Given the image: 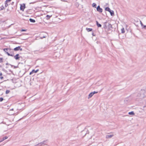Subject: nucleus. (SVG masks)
I'll list each match as a JSON object with an SVG mask.
<instances>
[{"instance_id": "nucleus-26", "label": "nucleus", "mask_w": 146, "mask_h": 146, "mask_svg": "<svg viewBox=\"0 0 146 146\" xmlns=\"http://www.w3.org/2000/svg\"><path fill=\"white\" fill-rule=\"evenodd\" d=\"M92 92V93L93 94V95H94L95 94L97 93H98V92L94 91V92Z\"/></svg>"}, {"instance_id": "nucleus-31", "label": "nucleus", "mask_w": 146, "mask_h": 146, "mask_svg": "<svg viewBox=\"0 0 146 146\" xmlns=\"http://www.w3.org/2000/svg\"><path fill=\"white\" fill-rule=\"evenodd\" d=\"M2 70H3V71L5 72H6L7 71L4 68H3L2 69Z\"/></svg>"}, {"instance_id": "nucleus-36", "label": "nucleus", "mask_w": 146, "mask_h": 146, "mask_svg": "<svg viewBox=\"0 0 146 146\" xmlns=\"http://www.w3.org/2000/svg\"><path fill=\"white\" fill-rule=\"evenodd\" d=\"M92 35L93 36H95V35H94V33H92Z\"/></svg>"}, {"instance_id": "nucleus-21", "label": "nucleus", "mask_w": 146, "mask_h": 146, "mask_svg": "<svg viewBox=\"0 0 146 146\" xmlns=\"http://www.w3.org/2000/svg\"><path fill=\"white\" fill-rule=\"evenodd\" d=\"M3 62V58H0V63H2Z\"/></svg>"}, {"instance_id": "nucleus-18", "label": "nucleus", "mask_w": 146, "mask_h": 146, "mask_svg": "<svg viewBox=\"0 0 146 146\" xmlns=\"http://www.w3.org/2000/svg\"><path fill=\"white\" fill-rule=\"evenodd\" d=\"M128 114L130 115H134L135 113L133 111H132L131 112H129L128 113Z\"/></svg>"}, {"instance_id": "nucleus-40", "label": "nucleus", "mask_w": 146, "mask_h": 146, "mask_svg": "<svg viewBox=\"0 0 146 146\" xmlns=\"http://www.w3.org/2000/svg\"><path fill=\"white\" fill-rule=\"evenodd\" d=\"M2 73L1 72L0 73V76H2Z\"/></svg>"}, {"instance_id": "nucleus-37", "label": "nucleus", "mask_w": 146, "mask_h": 146, "mask_svg": "<svg viewBox=\"0 0 146 146\" xmlns=\"http://www.w3.org/2000/svg\"><path fill=\"white\" fill-rule=\"evenodd\" d=\"M3 76H0V78L1 79H3Z\"/></svg>"}, {"instance_id": "nucleus-32", "label": "nucleus", "mask_w": 146, "mask_h": 146, "mask_svg": "<svg viewBox=\"0 0 146 146\" xmlns=\"http://www.w3.org/2000/svg\"><path fill=\"white\" fill-rule=\"evenodd\" d=\"M26 31V30L25 29H22L21 31Z\"/></svg>"}, {"instance_id": "nucleus-44", "label": "nucleus", "mask_w": 146, "mask_h": 146, "mask_svg": "<svg viewBox=\"0 0 146 146\" xmlns=\"http://www.w3.org/2000/svg\"><path fill=\"white\" fill-rule=\"evenodd\" d=\"M8 67H6V68H7Z\"/></svg>"}, {"instance_id": "nucleus-19", "label": "nucleus", "mask_w": 146, "mask_h": 146, "mask_svg": "<svg viewBox=\"0 0 146 146\" xmlns=\"http://www.w3.org/2000/svg\"><path fill=\"white\" fill-rule=\"evenodd\" d=\"M125 32L124 29L123 28L121 29V33H124Z\"/></svg>"}, {"instance_id": "nucleus-39", "label": "nucleus", "mask_w": 146, "mask_h": 146, "mask_svg": "<svg viewBox=\"0 0 146 146\" xmlns=\"http://www.w3.org/2000/svg\"><path fill=\"white\" fill-rule=\"evenodd\" d=\"M13 67H14V68H17L18 67L17 66H13Z\"/></svg>"}, {"instance_id": "nucleus-29", "label": "nucleus", "mask_w": 146, "mask_h": 146, "mask_svg": "<svg viewBox=\"0 0 146 146\" xmlns=\"http://www.w3.org/2000/svg\"><path fill=\"white\" fill-rule=\"evenodd\" d=\"M46 36H42V37L40 36V39H42L43 38H46Z\"/></svg>"}, {"instance_id": "nucleus-33", "label": "nucleus", "mask_w": 146, "mask_h": 146, "mask_svg": "<svg viewBox=\"0 0 146 146\" xmlns=\"http://www.w3.org/2000/svg\"><path fill=\"white\" fill-rule=\"evenodd\" d=\"M11 0H6V2H10L11 1Z\"/></svg>"}, {"instance_id": "nucleus-7", "label": "nucleus", "mask_w": 146, "mask_h": 146, "mask_svg": "<svg viewBox=\"0 0 146 146\" xmlns=\"http://www.w3.org/2000/svg\"><path fill=\"white\" fill-rule=\"evenodd\" d=\"M15 51H17L20 50L21 51L22 50V49L21 48V46H18L15 48L13 49Z\"/></svg>"}, {"instance_id": "nucleus-35", "label": "nucleus", "mask_w": 146, "mask_h": 146, "mask_svg": "<svg viewBox=\"0 0 146 146\" xmlns=\"http://www.w3.org/2000/svg\"><path fill=\"white\" fill-rule=\"evenodd\" d=\"M5 64L6 65H10V64L8 63V62H7Z\"/></svg>"}, {"instance_id": "nucleus-27", "label": "nucleus", "mask_w": 146, "mask_h": 146, "mask_svg": "<svg viewBox=\"0 0 146 146\" xmlns=\"http://www.w3.org/2000/svg\"><path fill=\"white\" fill-rule=\"evenodd\" d=\"M3 139L5 140L8 138V137L7 136H5V137H3Z\"/></svg>"}, {"instance_id": "nucleus-22", "label": "nucleus", "mask_w": 146, "mask_h": 146, "mask_svg": "<svg viewBox=\"0 0 146 146\" xmlns=\"http://www.w3.org/2000/svg\"><path fill=\"white\" fill-rule=\"evenodd\" d=\"M8 5V4L7 3V2L5 1V7H7Z\"/></svg>"}, {"instance_id": "nucleus-23", "label": "nucleus", "mask_w": 146, "mask_h": 146, "mask_svg": "<svg viewBox=\"0 0 146 146\" xmlns=\"http://www.w3.org/2000/svg\"><path fill=\"white\" fill-rule=\"evenodd\" d=\"M10 92V91L9 90H7L6 91V94H8Z\"/></svg>"}, {"instance_id": "nucleus-16", "label": "nucleus", "mask_w": 146, "mask_h": 146, "mask_svg": "<svg viewBox=\"0 0 146 146\" xmlns=\"http://www.w3.org/2000/svg\"><path fill=\"white\" fill-rule=\"evenodd\" d=\"M29 20L30 22L32 23H34L35 22V20L31 18H30L29 19Z\"/></svg>"}, {"instance_id": "nucleus-14", "label": "nucleus", "mask_w": 146, "mask_h": 146, "mask_svg": "<svg viewBox=\"0 0 146 146\" xmlns=\"http://www.w3.org/2000/svg\"><path fill=\"white\" fill-rule=\"evenodd\" d=\"M52 16V15H46V19L47 20H48Z\"/></svg>"}, {"instance_id": "nucleus-20", "label": "nucleus", "mask_w": 146, "mask_h": 146, "mask_svg": "<svg viewBox=\"0 0 146 146\" xmlns=\"http://www.w3.org/2000/svg\"><path fill=\"white\" fill-rule=\"evenodd\" d=\"M92 6L94 8L96 7V4L95 3H93L92 4Z\"/></svg>"}, {"instance_id": "nucleus-9", "label": "nucleus", "mask_w": 146, "mask_h": 146, "mask_svg": "<svg viewBox=\"0 0 146 146\" xmlns=\"http://www.w3.org/2000/svg\"><path fill=\"white\" fill-rule=\"evenodd\" d=\"M108 23L107 22H105L104 23V28L105 29H106L107 26H108Z\"/></svg>"}, {"instance_id": "nucleus-45", "label": "nucleus", "mask_w": 146, "mask_h": 146, "mask_svg": "<svg viewBox=\"0 0 146 146\" xmlns=\"http://www.w3.org/2000/svg\"><path fill=\"white\" fill-rule=\"evenodd\" d=\"M1 10V9H0V11Z\"/></svg>"}, {"instance_id": "nucleus-6", "label": "nucleus", "mask_w": 146, "mask_h": 146, "mask_svg": "<svg viewBox=\"0 0 146 146\" xmlns=\"http://www.w3.org/2000/svg\"><path fill=\"white\" fill-rule=\"evenodd\" d=\"M39 71L38 69H37L36 70H35L34 69H33L32 70V71L30 72L29 74L30 75H32L34 73H36Z\"/></svg>"}, {"instance_id": "nucleus-1", "label": "nucleus", "mask_w": 146, "mask_h": 146, "mask_svg": "<svg viewBox=\"0 0 146 146\" xmlns=\"http://www.w3.org/2000/svg\"><path fill=\"white\" fill-rule=\"evenodd\" d=\"M3 50L8 56L12 57L14 56V53L13 49L10 48H5L3 49Z\"/></svg>"}, {"instance_id": "nucleus-2", "label": "nucleus", "mask_w": 146, "mask_h": 146, "mask_svg": "<svg viewBox=\"0 0 146 146\" xmlns=\"http://www.w3.org/2000/svg\"><path fill=\"white\" fill-rule=\"evenodd\" d=\"M112 25L109 23H108V26H107L106 29H107L108 31H111L112 30Z\"/></svg>"}, {"instance_id": "nucleus-17", "label": "nucleus", "mask_w": 146, "mask_h": 146, "mask_svg": "<svg viewBox=\"0 0 146 146\" xmlns=\"http://www.w3.org/2000/svg\"><path fill=\"white\" fill-rule=\"evenodd\" d=\"M105 10L109 12L111 10L108 7H106L105 9Z\"/></svg>"}, {"instance_id": "nucleus-28", "label": "nucleus", "mask_w": 146, "mask_h": 146, "mask_svg": "<svg viewBox=\"0 0 146 146\" xmlns=\"http://www.w3.org/2000/svg\"><path fill=\"white\" fill-rule=\"evenodd\" d=\"M3 100V98H0V102H2Z\"/></svg>"}, {"instance_id": "nucleus-43", "label": "nucleus", "mask_w": 146, "mask_h": 146, "mask_svg": "<svg viewBox=\"0 0 146 146\" xmlns=\"http://www.w3.org/2000/svg\"><path fill=\"white\" fill-rule=\"evenodd\" d=\"M13 110V109H12L11 110Z\"/></svg>"}, {"instance_id": "nucleus-34", "label": "nucleus", "mask_w": 146, "mask_h": 146, "mask_svg": "<svg viewBox=\"0 0 146 146\" xmlns=\"http://www.w3.org/2000/svg\"><path fill=\"white\" fill-rule=\"evenodd\" d=\"M140 23H141V26H143V23H142V22L141 21H140Z\"/></svg>"}, {"instance_id": "nucleus-24", "label": "nucleus", "mask_w": 146, "mask_h": 146, "mask_svg": "<svg viewBox=\"0 0 146 146\" xmlns=\"http://www.w3.org/2000/svg\"><path fill=\"white\" fill-rule=\"evenodd\" d=\"M0 9L1 10H3V9H5V8L3 6H1V7L0 8Z\"/></svg>"}, {"instance_id": "nucleus-12", "label": "nucleus", "mask_w": 146, "mask_h": 146, "mask_svg": "<svg viewBox=\"0 0 146 146\" xmlns=\"http://www.w3.org/2000/svg\"><path fill=\"white\" fill-rule=\"evenodd\" d=\"M109 12L111 16H113L114 15V12L113 11L111 10Z\"/></svg>"}, {"instance_id": "nucleus-4", "label": "nucleus", "mask_w": 146, "mask_h": 146, "mask_svg": "<svg viewBox=\"0 0 146 146\" xmlns=\"http://www.w3.org/2000/svg\"><path fill=\"white\" fill-rule=\"evenodd\" d=\"M96 9L98 11L99 13H102V9L100 7L99 5L96 8Z\"/></svg>"}, {"instance_id": "nucleus-5", "label": "nucleus", "mask_w": 146, "mask_h": 146, "mask_svg": "<svg viewBox=\"0 0 146 146\" xmlns=\"http://www.w3.org/2000/svg\"><path fill=\"white\" fill-rule=\"evenodd\" d=\"M47 140H46L44 141H43L42 142H41L40 143V144L41 146H44L45 145H47Z\"/></svg>"}, {"instance_id": "nucleus-15", "label": "nucleus", "mask_w": 146, "mask_h": 146, "mask_svg": "<svg viewBox=\"0 0 146 146\" xmlns=\"http://www.w3.org/2000/svg\"><path fill=\"white\" fill-rule=\"evenodd\" d=\"M86 30L88 32H90L91 31H92L93 29H92L91 28H86Z\"/></svg>"}, {"instance_id": "nucleus-30", "label": "nucleus", "mask_w": 146, "mask_h": 146, "mask_svg": "<svg viewBox=\"0 0 146 146\" xmlns=\"http://www.w3.org/2000/svg\"><path fill=\"white\" fill-rule=\"evenodd\" d=\"M5 140V139H3V137L2 138V139H1V141H0V143L2 142L3 141H4Z\"/></svg>"}, {"instance_id": "nucleus-38", "label": "nucleus", "mask_w": 146, "mask_h": 146, "mask_svg": "<svg viewBox=\"0 0 146 146\" xmlns=\"http://www.w3.org/2000/svg\"><path fill=\"white\" fill-rule=\"evenodd\" d=\"M143 28L145 29H146V25H143Z\"/></svg>"}, {"instance_id": "nucleus-25", "label": "nucleus", "mask_w": 146, "mask_h": 146, "mask_svg": "<svg viewBox=\"0 0 146 146\" xmlns=\"http://www.w3.org/2000/svg\"><path fill=\"white\" fill-rule=\"evenodd\" d=\"M35 146H41V145L40 143H39L35 145Z\"/></svg>"}, {"instance_id": "nucleus-3", "label": "nucleus", "mask_w": 146, "mask_h": 146, "mask_svg": "<svg viewBox=\"0 0 146 146\" xmlns=\"http://www.w3.org/2000/svg\"><path fill=\"white\" fill-rule=\"evenodd\" d=\"M25 8V5L24 3L22 5H21L20 7V10L24 11V9Z\"/></svg>"}, {"instance_id": "nucleus-11", "label": "nucleus", "mask_w": 146, "mask_h": 146, "mask_svg": "<svg viewBox=\"0 0 146 146\" xmlns=\"http://www.w3.org/2000/svg\"><path fill=\"white\" fill-rule=\"evenodd\" d=\"M96 25L98 27H102L101 25L99 24L97 21H96Z\"/></svg>"}, {"instance_id": "nucleus-8", "label": "nucleus", "mask_w": 146, "mask_h": 146, "mask_svg": "<svg viewBox=\"0 0 146 146\" xmlns=\"http://www.w3.org/2000/svg\"><path fill=\"white\" fill-rule=\"evenodd\" d=\"M14 58L16 60L19 59V58H20L19 56V54H17L15 56H14Z\"/></svg>"}, {"instance_id": "nucleus-13", "label": "nucleus", "mask_w": 146, "mask_h": 146, "mask_svg": "<svg viewBox=\"0 0 146 146\" xmlns=\"http://www.w3.org/2000/svg\"><path fill=\"white\" fill-rule=\"evenodd\" d=\"M93 95H94L92 92L90 93L88 95V99H89L91 98Z\"/></svg>"}, {"instance_id": "nucleus-42", "label": "nucleus", "mask_w": 146, "mask_h": 146, "mask_svg": "<svg viewBox=\"0 0 146 146\" xmlns=\"http://www.w3.org/2000/svg\"><path fill=\"white\" fill-rule=\"evenodd\" d=\"M10 65L11 66V67H13V66H14L13 65L11 64H10Z\"/></svg>"}, {"instance_id": "nucleus-10", "label": "nucleus", "mask_w": 146, "mask_h": 146, "mask_svg": "<svg viewBox=\"0 0 146 146\" xmlns=\"http://www.w3.org/2000/svg\"><path fill=\"white\" fill-rule=\"evenodd\" d=\"M113 136V135H107L106 136V138L107 139L110 138Z\"/></svg>"}, {"instance_id": "nucleus-41", "label": "nucleus", "mask_w": 146, "mask_h": 146, "mask_svg": "<svg viewBox=\"0 0 146 146\" xmlns=\"http://www.w3.org/2000/svg\"><path fill=\"white\" fill-rule=\"evenodd\" d=\"M14 3V2H12L11 3V5H13V4Z\"/></svg>"}]
</instances>
